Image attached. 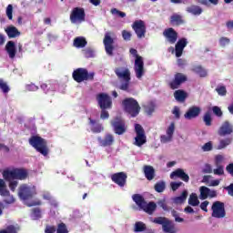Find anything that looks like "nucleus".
Segmentation results:
<instances>
[{
    "mask_svg": "<svg viewBox=\"0 0 233 233\" xmlns=\"http://www.w3.org/2000/svg\"><path fill=\"white\" fill-rule=\"evenodd\" d=\"M37 196V191L35 190V187H30L26 184H22L18 188V197L21 199V201H24L25 205L26 207H39L43 205L41 200H32Z\"/></svg>",
    "mask_w": 233,
    "mask_h": 233,
    "instance_id": "1",
    "label": "nucleus"
},
{
    "mask_svg": "<svg viewBox=\"0 0 233 233\" xmlns=\"http://www.w3.org/2000/svg\"><path fill=\"white\" fill-rule=\"evenodd\" d=\"M114 72L120 81H124V83L119 86V89L124 92H128V88H130V81L132 79L130 69H128V67L119 66L116 67Z\"/></svg>",
    "mask_w": 233,
    "mask_h": 233,
    "instance_id": "2",
    "label": "nucleus"
},
{
    "mask_svg": "<svg viewBox=\"0 0 233 233\" xmlns=\"http://www.w3.org/2000/svg\"><path fill=\"white\" fill-rule=\"evenodd\" d=\"M132 199L141 210H143L144 212H146V214H148L149 216H152V214L156 212V208H157V205L156 204V202L151 201L149 203H147L145 198H143V196H141L140 194H134L132 196Z\"/></svg>",
    "mask_w": 233,
    "mask_h": 233,
    "instance_id": "3",
    "label": "nucleus"
},
{
    "mask_svg": "<svg viewBox=\"0 0 233 233\" xmlns=\"http://www.w3.org/2000/svg\"><path fill=\"white\" fill-rule=\"evenodd\" d=\"M29 145H31V147H33V148L42 156L46 157L50 152V149L48 148V142L46 139L39 136H32L29 138Z\"/></svg>",
    "mask_w": 233,
    "mask_h": 233,
    "instance_id": "4",
    "label": "nucleus"
},
{
    "mask_svg": "<svg viewBox=\"0 0 233 233\" xmlns=\"http://www.w3.org/2000/svg\"><path fill=\"white\" fill-rule=\"evenodd\" d=\"M122 105L124 106L125 112L129 114L131 117H137L139 116V112H141V106L137 100L133 97L126 98L122 101Z\"/></svg>",
    "mask_w": 233,
    "mask_h": 233,
    "instance_id": "5",
    "label": "nucleus"
},
{
    "mask_svg": "<svg viewBox=\"0 0 233 233\" xmlns=\"http://www.w3.org/2000/svg\"><path fill=\"white\" fill-rule=\"evenodd\" d=\"M72 77L76 83H84V81H94L95 72H88V69L78 67L72 73Z\"/></svg>",
    "mask_w": 233,
    "mask_h": 233,
    "instance_id": "6",
    "label": "nucleus"
},
{
    "mask_svg": "<svg viewBox=\"0 0 233 233\" xmlns=\"http://www.w3.org/2000/svg\"><path fill=\"white\" fill-rule=\"evenodd\" d=\"M153 223H156L157 225H162V229L166 233H177V228H176V224L165 217L155 218Z\"/></svg>",
    "mask_w": 233,
    "mask_h": 233,
    "instance_id": "7",
    "label": "nucleus"
},
{
    "mask_svg": "<svg viewBox=\"0 0 233 233\" xmlns=\"http://www.w3.org/2000/svg\"><path fill=\"white\" fill-rule=\"evenodd\" d=\"M113 131L117 136H123L127 132V123L121 116H116L110 121Z\"/></svg>",
    "mask_w": 233,
    "mask_h": 233,
    "instance_id": "8",
    "label": "nucleus"
},
{
    "mask_svg": "<svg viewBox=\"0 0 233 233\" xmlns=\"http://www.w3.org/2000/svg\"><path fill=\"white\" fill-rule=\"evenodd\" d=\"M96 100L101 110H110L112 108V97L106 93L96 95Z\"/></svg>",
    "mask_w": 233,
    "mask_h": 233,
    "instance_id": "9",
    "label": "nucleus"
},
{
    "mask_svg": "<svg viewBox=\"0 0 233 233\" xmlns=\"http://www.w3.org/2000/svg\"><path fill=\"white\" fill-rule=\"evenodd\" d=\"M212 218H217V219H221L227 216V211H225V203L220 201H216L213 203L212 207Z\"/></svg>",
    "mask_w": 233,
    "mask_h": 233,
    "instance_id": "10",
    "label": "nucleus"
},
{
    "mask_svg": "<svg viewBox=\"0 0 233 233\" xmlns=\"http://www.w3.org/2000/svg\"><path fill=\"white\" fill-rule=\"evenodd\" d=\"M135 132L137 137H135L134 145L136 147H143L147 143V136L145 135V129L139 124L135 125Z\"/></svg>",
    "mask_w": 233,
    "mask_h": 233,
    "instance_id": "11",
    "label": "nucleus"
},
{
    "mask_svg": "<svg viewBox=\"0 0 233 233\" xmlns=\"http://www.w3.org/2000/svg\"><path fill=\"white\" fill-rule=\"evenodd\" d=\"M132 28L138 39L145 38V35H147V25H145V21L136 20L132 24Z\"/></svg>",
    "mask_w": 233,
    "mask_h": 233,
    "instance_id": "12",
    "label": "nucleus"
},
{
    "mask_svg": "<svg viewBox=\"0 0 233 233\" xmlns=\"http://www.w3.org/2000/svg\"><path fill=\"white\" fill-rule=\"evenodd\" d=\"M188 77L183 73H176L172 81L168 83V86L171 90H177L183 83H187Z\"/></svg>",
    "mask_w": 233,
    "mask_h": 233,
    "instance_id": "13",
    "label": "nucleus"
},
{
    "mask_svg": "<svg viewBox=\"0 0 233 233\" xmlns=\"http://www.w3.org/2000/svg\"><path fill=\"white\" fill-rule=\"evenodd\" d=\"M86 14L85 9L81 7H75L70 14V21L71 23H83L85 21Z\"/></svg>",
    "mask_w": 233,
    "mask_h": 233,
    "instance_id": "14",
    "label": "nucleus"
},
{
    "mask_svg": "<svg viewBox=\"0 0 233 233\" xmlns=\"http://www.w3.org/2000/svg\"><path fill=\"white\" fill-rule=\"evenodd\" d=\"M187 45H188V40H187L185 37H182L179 38L175 45V49L174 47H171L172 53L175 52L176 57H181V56H183V51L187 47Z\"/></svg>",
    "mask_w": 233,
    "mask_h": 233,
    "instance_id": "15",
    "label": "nucleus"
},
{
    "mask_svg": "<svg viewBox=\"0 0 233 233\" xmlns=\"http://www.w3.org/2000/svg\"><path fill=\"white\" fill-rule=\"evenodd\" d=\"M134 68L137 78L141 79L145 76V62H143V57L137 56Z\"/></svg>",
    "mask_w": 233,
    "mask_h": 233,
    "instance_id": "16",
    "label": "nucleus"
},
{
    "mask_svg": "<svg viewBox=\"0 0 233 233\" xmlns=\"http://www.w3.org/2000/svg\"><path fill=\"white\" fill-rule=\"evenodd\" d=\"M103 43H104L106 54H107V56H114V38L110 36V33L107 32L105 34Z\"/></svg>",
    "mask_w": 233,
    "mask_h": 233,
    "instance_id": "17",
    "label": "nucleus"
},
{
    "mask_svg": "<svg viewBox=\"0 0 233 233\" xmlns=\"http://www.w3.org/2000/svg\"><path fill=\"white\" fill-rule=\"evenodd\" d=\"M163 35L170 45H175L177 42V33L172 27H168L163 31Z\"/></svg>",
    "mask_w": 233,
    "mask_h": 233,
    "instance_id": "18",
    "label": "nucleus"
},
{
    "mask_svg": "<svg viewBox=\"0 0 233 233\" xmlns=\"http://www.w3.org/2000/svg\"><path fill=\"white\" fill-rule=\"evenodd\" d=\"M218 136L225 137V136H230L233 134V125L228 120L223 122L218 131Z\"/></svg>",
    "mask_w": 233,
    "mask_h": 233,
    "instance_id": "19",
    "label": "nucleus"
},
{
    "mask_svg": "<svg viewBox=\"0 0 233 233\" xmlns=\"http://www.w3.org/2000/svg\"><path fill=\"white\" fill-rule=\"evenodd\" d=\"M127 176L125 172L115 173L111 176L112 181L118 185V187H125L127 185Z\"/></svg>",
    "mask_w": 233,
    "mask_h": 233,
    "instance_id": "20",
    "label": "nucleus"
},
{
    "mask_svg": "<svg viewBox=\"0 0 233 233\" xmlns=\"http://www.w3.org/2000/svg\"><path fill=\"white\" fill-rule=\"evenodd\" d=\"M174 177H178V179H181L184 183L190 181V177L182 168H177L170 174V178L174 179Z\"/></svg>",
    "mask_w": 233,
    "mask_h": 233,
    "instance_id": "21",
    "label": "nucleus"
},
{
    "mask_svg": "<svg viewBox=\"0 0 233 233\" xmlns=\"http://www.w3.org/2000/svg\"><path fill=\"white\" fill-rule=\"evenodd\" d=\"M201 114V108L199 106H193L187 109L185 113L184 117L190 121V119H196Z\"/></svg>",
    "mask_w": 233,
    "mask_h": 233,
    "instance_id": "22",
    "label": "nucleus"
},
{
    "mask_svg": "<svg viewBox=\"0 0 233 233\" xmlns=\"http://www.w3.org/2000/svg\"><path fill=\"white\" fill-rule=\"evenodd\" d=\"M5 52L10 59H15L17 54V47L15 46V42L10 40L5 45Z\"/></svg>",
    "mask_w": 233,
    "mask_h": 233,
    "instance_id": "23",
    "label": "nucleus"
},
{
    "mask_svg": "<svg viewBox=\"0 0 233 233\" xmlns=\"http://www.w3.org/2000/svg\"><path fill=\"white\" fill-rule=\"evenodd\" d=\"M5 32L9 39H15L21 35V31H19V29L14 25H8L5 29Z\"/></svg>",
    "mask_w": 233,
    "mask_h": 233,
    "instance_id": "24",
    "label": "nucleus"
},
{
    "mask_svg": "<svg viewBox=\"0 0 233 233\" xmlns=\"http://www.w3.org/2000/svg\"><path fill=\"white\" fill-rule=\"evenodd\" d=\"M143 170L145 177L146 179H147V181H152V179L156 177V169L154 168V167L146 165L144 166Z\"/></svg>",
    "mask_w": 233,
    "mask_h": 233,
    "instance_id": "25",
    "label": "nucleus"
},
{
    "mask_svg": "<svg viewBox=\"0 0 233 233\" xmlns=\"http://www.w3.org/2000/svg\"><path fill=\"white\" fill-rule=\"evenodd\" d=\"M15 179H20L21 181L28 177V171L25 168H15L14 169Z\"/></svg>",
    "mask_w": 233,
    "mask_h": 233,
    "instance_id": "26",
    "label": "nucleus"
},
{
    "mask_svg": "<svg viewBox=\"0 0 233 233\" xmlns=\"http://www.w3.org/2000/svg\"><path fill=\"white\" fill-rule=\"evenodd\" d=\"M89 125H91V131L94 134H100V132H103L105 128L103 127V125L97 123L96 120L89 118Z\"/></svg>",
    "mask_w": 233,
    "mask_h": 233,
    "instance_id": "27",
    "label": "nucleus"
},
{
    "mask_svg": "<svg viewBox=\"0 0 233 233\" xmlns=\"http://www.w3.org/2000/svg\"><path fill=\"white\" fill-rule=\"evenodd\" d=\"M73 45L76 48H85L88 42H86V38L83 36H77L74 39Z\"/></svg>",
    "mask_w": 233,
    "mask_h": 233,
    "instance_id": "28",
    "label": "nucleus"
},
{
    "mask_svg": "<svg viewBox=\"0 0 233 233\" xmlns=\"http://www.w3.org/2000/svg\"><path fill=\"white\" fill-rule=\"evenodd\" d=\"M183 23H185V21L183 20V17L180 15L175 14L170 16V24L173 26H179L183 25Z\"/></svg>",
    "mask_w": 233,
    "mask_h": 233,
    "instance_id": "29",
    "label": "nucleus"
},
{
    "mask_svg": "<svg viewBox=\"0 0 233 233\" xmlns=\"http://www.w3.org/2000/svg\"><path fill=\"white\" fill-rule=\"evenodd\" d=\"M187 198H188V191L184 190L182 192L181 196L175 197L173 198V203H175V205H181V204L185 203V201H187Z\"/></svg>",
    "mask_w": 233,
    "mask_h": 233,
    "instance_id": "30",
    "label": "nucleus"
},
{
    "mask_svg": "<svg viewBox=\"0 0 233 233\" xmlns=\"http://www.w3.org/2000/svg\"><path fill=\"white\" fill-rule=\"evenodd\" d=\"M187 96L188 95L187 94V92H185L181 89L177 90L174 93L175 99H177L179 103H184V101L187 99Z\"/></svg>",
    "mask_w": 233,
    "mask_h": 233,
    "instance_id": "31",
    "label": "nucleus"
},
{
    "mask_svg": "<svg viewBox=\"0 0 233 233\" xmlns=\"http://www.w3.org/2000/svg\"><path fill=\"white\" fill-rule=\"evenodd\" d=\"M101 147H112L114 145V135L107 134L105 138L100 141Z\"/></svg>",
    "mask_w": 233,
    "mask_h": 233,
    "instance_id": "32",
    "label": "nucleus"
},
{
    "mask_svg": "<svg viewBox=\"0 0 233 233\" xmlns=\"http://www.w3.org/2000/svg\"><path fill=\"white\" fill-rule=\"evenodd\" d=\"M187 12L193 15H201V14H203V9L199 5H191L187 8Z\"/></svg>",
    "mask_w": 233,
    "mask_h": 233,
    "instance_id": "33",
    "label": "nucleus"
},
{
    "mask_svg": "<svg viewBox=\"0 0 233 233\" xmlns=\"http://www.w3.org/2000/svg\"><path fill=\"white\" fill-rule=\"evenodd\" d=\"M192 72L198 74L199 77H207L208 74L207 73V69L203 68L201 66H195L192 68Z\"/></svg>",
    "mask_w": 233,
    "mask_h": 233,
    "instance_id": "34",
    "label": "nucleus"
},
{
    "mask_svg": "<svg viewBox=\"0 0 233 233\" xmlns=\"http://www.w3.org/2000/svg\"><path fill=\"white\" fill-rule=\"evenodd\" d=\"M188 205L191 207H198L199 206V198H198V194L191 193L188 198Z\"/></svg>",
    "mask_w": 233,
    "mask_h": 233,
    "instance_id": "35",
    "label": "nucleus"
},
{
    "mask_svg": "<svg viewBox=\"0 0 233 233\" xmlns=\"http://www.w3.org/2000/svg\"><path fill=\"white\" fill-rule=\"evenodd\" d=\"M154 188L156 192L161 194V192H165V188H167V184L165 183V181L160 180L155 184Z\"/></svg>",
    "mask_w": 233,
    "mask_h": 233,
    "instance_id": "36",
    "label": "nucleus"
},
{
    "mask_svg": "<svg viewBox=\"0 0 233 233\" xmlns=\"http://www.w3.org/2000/svg\"><path fill=\"white\" fill-rule=\"evenodd\" d=\"M230 143H232L231 137H227V138L221 139L218 146V149L223 150V148H227V147H228V145H230Z\"/></svg>",
    "mask_w": 233,
    "mask_h": 233,
    "instance_id": "37",
    "label": "nucleus"
},
{
    "mask_svg": "<svg viewBox=\"0 0 233 233\" xmlns=\"http://www.w3.org/2000/svg\"><path fill=\"white\" fill-rule=\"evenodd\" d=\"M2 198H5L4 199V203L5 205H14L15 203V198H14V195L10 194V191L8 190V195H0Z\"/></svg>",
    "mask_w": 233,
    "mask_h": 233,
    "instance_id": "38",
    "label": "nucleus"
},
{
    "mask_svg": "<svg viewBox=\"0 0 233 233\" xmlns=\"http://www.w3.org/2000/svg\"><path fill=\"white\" fill-rule=\"evenodd\" d=\"M17 232H19V228L14 225H9L5 229L0 230V233H17Z\"/></svg>",
    "mask_w": 233,
    "mask_h": 233,
    "instance_id": "39",
    "label": "nucleus"
},
{
    "mask_svg": "<svg viewBox=\"0 0 233 233\" xmlns=\"http://www.w3.org/2000/svg\"><path fill=\"white\" fill-rule=\"evenodd\" d=\"M134 230L136 232H145L147 230V224L142 221L136 222Z\"/></svg>",
    "mask_w": 233,
    "mask_h": 233,
    "instance_id": "40",
    "label": "nucleus"
},
{
    "mask_svg": "<svg viewBox=\"0 0 233 233\" xmlns=\"http://www.w3.org/2000/svg\"><path fill=\"white\" fill-rule=\"evenodd\" d=\"M0 196H8L6 182L3 178H0Z\"/></svg>",
    "mask_w": 233,
    "mask_h": 233,
    "instance_id": "41",
    "label": "nucleus"
},
{
    "mask_svg": "<svg viewBox=\"0 0 233 233\" xmlns=\"http://www.w3.org/2000/svg\"><path fill=\"white\" fill-rule=\"evenodd\" d=\"M203 121L206 127H212V115H210V112H206L204 114Z\"/></svg>",
    "mask_w": 233,
    "mask_h": 233,
    "instance_id": "42",
    "label": "nucleus"
},
{
    "mask_svg": "<svg viewBox=\"0 0 233 233\" xmlns=\"http://www.w3.org/2000/svg\"><path fill=\"white\" fill-rule=\"evenodd\" d=\"M209 192H210V188L205 186L200 187V199H207L208 198Z\"/></svg>",
    "mask_w": 233,
    "mask_h": 233,
    "instance_id": "43",
    "label": "nucleus"
},
{
    "mask_svg": "<svg viewBox=\"0 0 233 233\" xmlns=\"http://www.w3.org/2000/svg\"><path fill=\"white\" fill-rule=\"evenodd\" d=\"M3 177L5 181H11L10 179H15V175H14V169L13 170H5L3 172Z\"/></svg>",
    "mask_w": 233,
    "mask_h": 233,
    "instance_id": "44",
    "label": "nucleus"
},
{
    "mask_svg": "<svg viewBox=\"0 0 233 233\" xmlns=\"http://www.w3.org/2000/svg\"><path fill=\"white\" fill-rule=\"evenodd\" d=\"M31 217L33 219H41L42 215H41V208H35L31 210Z\"/></svg>",
    "mask_w": 233,
    "mask_h": 233,
    "instance_id": "45",
    "label": "nucleus"
},
{
    "mask_svg": "<svg viewBox=\"0 0 233 233\" xmlns=\"http://www.w3.org/2000/svg\"><path fill=\"white\" fill-rule=\"evenodd\" d=\"M83 54L85 56V57H86V59H90V57H95V52L94 49H92V47H87L83 49Z\"/></svg>",
    "mask_w": 233,
    "mask_h": 233,
    "instance_id": "46",
    "label": "nucleus"
},
{
    "mask_svg": "<svg viewBox=\"0 0 233 233\" xmlns=\"http://www.w3.org/2000/svg\"><path fill=\"white\" fill-rule=\"evenodd\" d=\"M56 233H68V228L64 222L57 225Z\"/></svg>",
    "mask_w": 233,
    "mask_h": 233,
    "instance_id": "47",
    "label": "nucleus"
},
{
    "mask_svg": "<svg viewBox=\"0 0 233 233\" xmlns=\"http://www.w3.org/2000/svg\"><path fill=\"white\" fill-rule=\"evenodd\" d=\"M215 176H223L225 174V167L222 165H217V168L213 170Z\"/></svg>",
    "mask_w": 233,
    "mask_h": 233,
    "instance_id": "48",
    "label": "nucleus"
},
{
    "mask_svg": "<svg viewBox=\"0 0 233 233\" xmlns=\"http://www.w3.org/2000/svg\"><path fill=\"white\" fill-rule=\"evenodd\" d=\"M212 112L217 117H223V111L221 110V107L214 106L212 107Z\"/></svg>",
    "mask_w": 233,
    "mask_h": 233,
    "instance_id": "49",
    "label": "nucleus"
},
{
    "mask_svg": "<svg viewBox=\"0 0 233 233\" xmlns=\"http://www.w3.org/2000/svg\"><path fill=\"white\" fill-rule=\"evenodd\" d=\"M0 88L4 94H8V92H10V87H8V85L5 82L4 79H0Z\"/></svg>",
    "mask_w": 233,
    "mask_h": 233,
    "instance_id": "50",
    "label": "nucleus"
},
{
    "mask_svg": "<svg viewBox=\"0 0 233 233\" xmlns=\"http://www.w3.org/2000/svg\"><path fill=\"white\" fill-rule=\"evenodd\" d=\"M13 14H14V5H8L6 7V15L9 21H12V19H14Z\"/></svg>",
    "mask_w": 233,
    "mask_h": 233,
    "instance_id": "51",
    "label": "nucleus"
},
{
    "mask_svg": "<svg viewBox=\"0 0 233 233\" xmlns=\"http://www.w3.org/2000/svg\"><path fill=\"white\" fill-rule=\"evenodd\" d=\"M175 131H176V124L172 122L167 129V136L173 137Z\"/></svg>",
    "mask_w": 233,
    "mask_h": 233,
    "instance_id": "52",
    "label": "nucleus"
},
{
    "mask_svg": "<svg viewBox=\"0 0 233 233\" xmlns=\"http://www.w3.org/2000/svg\"><path fill=\"white\" fill-rule=\"evenodd\" d=\"M171 215L173 216V218H175V221L177 223H183V221H185V218H179V213H177L176 209H173L171 211Z\"/></svg>",
    "mask_w": 233,
    "mask_h": 233,
    "instance_id": "53",
    "label": "nucleus"
},
{
    "mask_svg": "<svg viewBox=\"0 0 233 233\" xmlns=\"http://www.w3.org/2000/svg\"><path fill=\"white\" fill-rule=\"evenodd\" d=\"M111 14L113 15H118V17H127V13L119 11L117 8L111 9Z\"/></svg>",
    "mask_w": 233,
    "mask_h": 233,
    "instance_id": "54",
    "label": "nucleus"
},
{
    "mask_svg": "<svg viewBox=\"0 0 233 233\" xmlns=\"http://www.w3.org/2000/svg\"><path fill=\"white\" fill-rule=\"evenodd\" d=\"M220 46H227V45H229L230 44V39L228 37H226V36H222L219 38V41H218Z\"/></svg>",
    "mask_w": 233,
    "mask_h": 233,
    "instance_id": "55",
    "label": "nucleus"
},
{
    "mask_svg": "<svg viewBox=\"0 0 233 233\" xmlns=\"http://www.w3.org/2000/svg\"><path fill=\"white\" fill-rule=\"evenodd\" d=\"M216 92L218 94V96H227V87L224 86H218L216 88Z\"/></svg>",
    "mask_w": 233,
    "mask_h": 233,
    "instance_id": "56",
    "label": "nucleus"
},
{
    "mask_svg": "<svg viewBox=\"0 0 233 233\" xmlns=\"http://www.w3.org/2000/svg\"><path fill=\"white\" fill-rule=\"evenodd\" d=\"M122 37L124 41H130L132 39V33L127 30L122 31Z\"/></svg>",
    "mask_w": 233,
    "mask_h": 233,
    "instance_id": "57",
    "label": "nucleus"
},
{
    "mask_svg": "<svg viewBox=\"0 0 233 233\" xmlns=\"http://www.w3.org/2000/svg\"><path fill=\"white\" fill-rule=\"evenodd\" d=\"M17 185H19V182L17 180H9V188L11 192H15Z\"/></svg>",
    "mask_w": 233,
    "mask_h": 233,
    "instance_id": "58",
    "label": "nucleus"
},
{
    "mask_svg": "<svg viewBox=\"0 0 233 233\" xmlns=\"http://www.w3.org/2000/svg\"><path fill=\"white\" fill-rule=\"evenodd\" d=\"M182 185H183V182H171L170 183L171 190H173V192H176V190H177L179 187H181Z\"/></svg>",
    "mask_w": 233,
    "mask_h": 233,
    "instance_id": "59",
    "label": "nucleus"
},
{
    "mask_svg": "<svg viewBox=\"0 0 233 233\" xmlns=\"http://www.w3.org/2000/svg\"><path fill=\"white\" fill-rule=\"evenodd\" d=\"M57 231V228L56 226L47 225L45 228L46 233H56Z\"/></svg>",
    "mask_w": 233,
    "mask_h": 233,
    "instance_id": "60",
    "label": "nucleus"
},
{
    "mask_svg": "<svg viewBox=\"0 0 233 233\" xmlns=\"http://www.w3.org/2000/svg\"><path fill=\"white\" fill-rule=\"evenodd\" d=\"M157 205L160 206V208H163V210H168V206H167L166 199L158 200Z\"/></svg>",
    "mask_w": 233,
    "mask_h": 233,
    "instance_id": "61",
    "label": "nucleus"
},
{
    "mask_svg": "<svg viewBox=\"0 0 233 233\" xmlns=\"http://www.w3.org/2000/svg\"><path fill=\"white\" fill-rule=\"evenodd\" d=\"M203 152H210L212 150V142H207L203 147H202Z\"/></svg>",
    "mask_w": 233,
    "mask_h": 233,
    "instance_id": "62",
    "label": "nucleus"
},
{
    "mask_svg": "<svg viewBox=\"0 0 233 233\" xmlns=\"http://www.w3.org/2000/svg\"><path fill=\"white\" fill-rule=\"evenodd\" d=\"M225 190L228 191V196H231L233 198V183H231L229 186L224 187Z\"/></svg>",
    "mask_w": 233,
    "mask_h": 233,
    "instance_id": "63",
    "label": "nucleus"
},
{
    "mask_svg": "<svg viewBox=\"0 0 233 233\" xmlns=\"http://www.w3.org/2000/svg\"><path fill=\"white\" fill-rule=\"evenodd\" d=\"M226 170H227L228 174H230V176H232V177H233V163L228 164L226 167Z\"/></svg>",
    "mask_w": 233,
    "mask_h": 233,
    "instance_id": "64",
    "label": "nucleus"
}]
</instances>
